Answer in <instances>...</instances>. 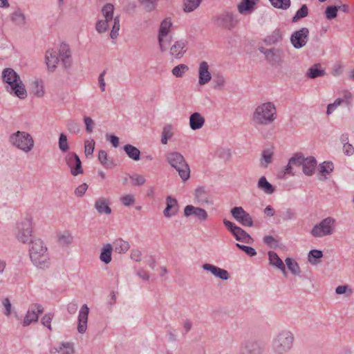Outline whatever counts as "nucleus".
<instances>
[{"label":"nucleus","mask_w":354,"mask_h":354,"mask_svg":"<svg viewBox=\"0 0 354 354\" xmlns=\"http://www.w3.org/2000/svg\"><path fill=\"white\" fill-rule=\"evenodd\" d=\"M113 251L112 245L106 243L102 248L100 259L104 263L108 264L111 261V254Z\"/></svg>","instance_id":"41"},{"label":"nucleus","mask_w":354,"mask_h":354,"mask_svg":"<svg viewBox=\"0 0 354 354\" xmlns=\"http://www.w3.org/2000/svg\"><path fill=\"white\" fill-rule=\"evenodd\" d=\"M269 1L274 8L283 10L289 8L291 4L290 0H269Z\"/></svg>","instance_id":"51"},{"label":"nucleus","mask_w":354,"mask_h":354,"mask_svg":"<svg viewBox=\"0 0 354 354\" xmlns=\"http://www.w3.org/2000/svg\"><path fill=\"white\" fill-rule=\"evenodd\" d=\"M57 241L62 246H68L74 241V236L70 231H64L57 234Z\"/></svg>","instance_id":"32"},{"label":"nucleus","mask_w":354,"mask_h":354,"mask_svg":"<svg viewBox=\"0 0 354 354\" xmlns=\"http://www.w3.org/2000/svg\"><path fill=\"white\" fill-rule=\"evenodd\" d=\"M184 215L187 218L194 216L201 222L206 221L208 217L205 209L192 205H187L185 207Z\"/></svg>","instance_id":"16"},{"label":"nucleus","mask_w":354,"mask_h":354,"mask_svg":"<svg viewBox=\"0 0 354 354\" xmlns=\"http://www.w3.org/2000/svg\"><path fill=\"white\" fill-rule=\"evenodd\" d=\"M58 147L62 153H66L69 149V145L68 142L67 136L65 133H62L59 134L58 140Z\"/></svg>","instance_id":"50"},{"label":"nucleus","mask_w":354,"mask_h":354,"mask_svg":"<svg viewBox=\"0 0 354 354\" xmlns=\"http://www.w3.org/2000/svg\"><path fill=\"white\" fill-rule=\"evenodd\" d=\"M66 165L70 168L73 176H76L83 173L82 162L75 152H68L64 158Z\"/></svg>","instance_id":"13"},{"label":"nucleus","mask_w":354,"mask_h":354,"mask_svg":"<svg viewBox=\"0 0 354 354\" xmlns=\"http://www.w3.org/2000/svg\"><path fill=\"white\" fill-rule=\"evenodd\" d=\"M114 9V6L112 3H108L101 10L102 19L113 23V27L110 32V37L113 39L118 37L120 28V16H113Z\"/></svg>","instance_id":"7"},{"label":"nucleus","mask_w":354,"mask_h":354,"mask_svg":"<svg viewBox=\"0 0 354 354\" xmlns=\"http://www.w3.org/2000/svg\"><path fill=\"white\" fill-rule=\"evenodd\" d=\"M171 37L169 35H167V36L162 37V42L161 43H160V40H158L159 46H160V48L162 52H165L168 49L169 46L171 43Z\"/></svg>","instance_id":"60"},{"label":"nucleus","mask_w":354,"mask_h":354,"mask_svg":"<svg viewBox=\"0 0 354 354\" xmlns=\"http://www.w3.org/2000/svg\"><path fill=\"white\" fill-rule=\"evenodd\" d=\"M202 0H184V10L190 12L195 10L201 4Z\"/></svg>","instance_id":"48"},{"label":"nucleus","mask_w":354,"mask_h":354,"mask_svg":"<svg viewBox=\"0 0 354 354\" xmlns=\"http://www.w3.org/2000/svg\"><path fill=\"white\" fill-rule=\"evenodd\" d=\"M323 257L322 251L319 250H312L308 255V260L312 265H317L319 263V259Z\"/></svg>","instance_id":"45"},{"label":"nucleus","mask_w":354,"mask_h":354,"mask_svg":"<svg viewBox=\"0 0 354 354\" xmlns=\"http://www.w3.org/2000/svg\"><path fill=\"white\" fill-rule=\"evenodd\" d=\"M333 164L330 161H325L319 165V171L321 174H328L333 171Z\"/></svg>","instance_id":"55"},{"label":"nucleus","mask_w":354,"mask_h":354,"mask_svg":"<svg viewBox=\"0 0 354 354\" xmlns=\"http://www.w3.org/2000/svg\"><path fill=\"white\" fill-rule=\"evenodd\" d=\"M95 142L94 140H86L84 142V153L86 157L91 156L95 149Z\"/></svg>","instance_id":"57"},{"label":"nucleus","mask_w":354,"mask_h":354,"mask_svg":"<svg viewBox=\"0 0 354 354\" xmlns=\"http://www.w3.org/2000/svg\"><path fill=\"white\" fill-rule=\"evenodd\" d=\"M158 0H141L140 3L147 12L153 10Z\"/></svg>","instance_id":"62"},{"label":"nucleus","mask_w":354,"mask_h":354,"mask_svg":"<svg viewBox=\"0 0 354 354\" xmlns=\"http://www.w3.org/2000/svg\"><path fill=\"white\" fill-rule=\"evenodd\" d=\"M8 142L12 147L26 153L31 151L35 145L32 136L24 131L12 133L9 136Z\"/></svg>","instance_id":"4"},{"label":"nucleus","mask_w":354,"mask_h":354,"mask_svg":"<svg viewBox=\"0 0 354 354\" xmlns=\"http://www.w3.org/2000/svg\"><path fill=\"white\" fill-rule=\"evenodd\" d=\"M111 26L113 27V23H110L101 19L97 21L95 30L98 33L102 34L106 32Z\"/></svg>","instance_id":"46"},{"label":"nucleus","mask_w":354,"mask_h":354,"mask_svg":"<svg viewBox=\"0 0 354 354\" xmlns=\"http://www.w3.org/2000/svg\"><path fill=\"white\" fill-rule=\"evenodd\" d=\"M205 123V118L198 112L192 113L189 117V126L192 130L201 129Z\"/></svg>","instance_id":"31"},{"label":"nucleus","mask_w":354,"mask_h":354,"mask_svg":"<svg viewBox=\"0 0 354 354\" xmlns=\"http://www.w3.org/2000/svg\"><path fill=\"white\" fill-rule=\"evenodd\" d=\"M167 162L178 173L183 181L187 180L190 177V169L183 156L176 151L169 152L166 156Z\"/></svg>","instance_id":"5"},{"label":"nucleus","mask_w":354,"mask_h":354,"mask_svg":"<svg viewBox=\"0 0 354 354\" xmlns=\"http://www.w3.org/2000/svg\"><path fill=\"white\" fill-rule=\"evenodd\" d=\"M66 127L69 132L74 134L78 133L80 131V125L74 120H68L66 122Z\"/></svg>","instance_id":"59"},{"label":"nucleus","mask_w":354,"mask_h":354,"mask_svg":"<svg viewBox=\"0 0 354 354\" xmlns=\"http://www.w3.org/2000/svg\"><path fill=\"white\" fill-rule=\"evenodd\" d=\"M338 11L337 6H328L326 9L325 14L326 17L328 19H333L337 17V12Z\"/></svg>","instance_id":"61"},{"label":"nucleus","mask_w":354,"mask_h":354,"mask_svg":"<svg viewBox=\"0 0 354 354\" xmlns=\"http://www.w3.org/2000/svg\"><path fill=\"white\" fill-rule=\"evenodd\" d=\"M59 55L62 58L63 65L66 68H68L71 66V53L69 46L66 44L62 43L59 47Z\"/></svg>","instance_id":"24"},{"label":"nucleus","mask_w":354,"mask_h":354,"mask_svg":"<svg viewBox=\"0 0 354 354\" xmlns=\"http://www.w3.org/2000/svg\"><path fill=\"white\" fill-rule=\"evenodd\" d=\"M5 84V88L10 94L21 100L27 97V91L21 79L16 81H9Z\"/></svg>","instance_id":"11"},{"label":"nucleus","mask_w":354,"mask_h":354,"mask_svg":"<svg viewBox=\"0 0 354 354\" xmlns=\"http://www.w3.org/2000/svg\"><path fill=\"white\" fill-rule=\"evenodd\" d=\"M232 217L241 225L245 227H252L253 219L242 207H234L231 211Z\"/></svg>","instance_id":"12"},{"label":"nucleus","mask_w":354,"mask_h":354,"mask_svg":"<svg viewBox=\"0 0 354 354\" xmlns=\"http://www.w3.org/2000/svg\"><path fill=\"white\" fill-rule=\"evenodd\" d=\"M113 250L118 254H124L130 248V244L122 239H115L113 243Z\"/></svg>","instance_id":"34"},{"label":"nucleus","mask_w":354,"mask_h":354,"mask_svg":"<svg viewBox=\"0 0 354 354\" xmlns=\"http://www.w3.org/2000/svg\"><path fill=\"white\" fill-rule=\"evenodd\" d=\"M266 59L272 65H281L282 62L281 50L274 48H270Z\"/></svg>","instance_id":"29"},{"label":"nucleus","mask_w":354,"mask_h":354,"mask_svg":"<svg viewBox=\"0 0 354 354\" xmlns=\"http://www.w3.org/2000/svg\"><path fill=\"white\" fill-rule=\"evenodd\" d=\"M187 41L184 39L176 41L170 48V55L174 58H181L187 50Z\"/></svg>","instance_id":"19"},{"label":"nucleus","mask_w":354,"mask_h":354,"mask_svg":"<svg viewBox=\"0 0 354 354\" xmlns=\"http://www.w3.org/2000/svg\"><path fill=\"white\" fill-rule=\"evenodd\" d=\"M202 267L204 270L211 272L214 277L222 280H227L230 278L229 272L225 269L210 263H205Z\"/></svg>","instance_id":"20"},{"label":"nucleus","mask_w":354,"mask_h":354,"mask_svg":"<svg viewBox=\"0 0 354 354\" xmlns=\"http://www.w3.org/2000/svg\"><path fill=\"white\" fill-rule=\"evenodd\" d=\"M174 136L173 126L171 124H167L163 127L162 131L161 143L167 145L168 140Z\"/></svg>","instance_id":"44"},{"label":"nucleus","mask_w":354,"mask_h":354,"mask_svg":"<svg viewBox=\"0 0 354 354\" xmlns=\"http://www.w3.org/2000/svg\"><path fill=\"white\" fill-rule=\"evenodd\" d=\"M325 75L324 70L321 68L319 64H314L308 68L306 75L310 79H315L319 77H322Z\"/></svg>","instance_id":"43"},{"label":"nucleus","mask_w":354,"mask_h":354,"mask_svg":"<svg viewBox=\"0 0 354 354\" xmlns=\"http://www.w3.org/2000/svg\"><path fill=\"white\" fill-rule=\"evenodd\" d=\"M304 156L301 153H297L291 157L290 160V164H292L293 166L300 167L303 165Z\"/></svg>","instance_id":"56"},{"label":"nucleus","mask_w":354,"mask_h":354,"mask_svg":"<svg viewBox=\"0 0 354 354\" xmlns=\"http://www.w3.org/2000/svg\"><path fill=\"white\" fill-rule=\"evenodd\" d=\"M45 60L48 70L51 72L54 71L59 62L57 52L54 49L47 50L46 52Z\"/></svg>","instance_id":"23"},{"label":"nucleus","mask_w":354,"mask_h":354,"mask_svg":"<svg viewBox=\"0 0 354 354\" xmlns=\"http://www.w3.org/2000/svg\"><path fill=\"white\" fill-rule=\"evenodd\" d=\"M123 149L130 159L134 161H138L140 160V151L135 146L130 144H127L123 147Z\"/></svg>","instance_id":"40"},{"label":"nucleus","mask_w":354,"mask_h":354,"mask_svg":"<svg viewBox=\"0 0 354 354\" xmlns=\"http://www.w3.org/2000/svg\"><path fill=\"white\" fill-rule=\"evenodd\" d=\"M223 223L226 228L232 234L236 241L248 244L253 243L254 240L251 236L233 222L224 218L223 220Z\"/></svg>","instance_id":"9"},{"label":"nucleus","mask_w":354,"mask_h":354,"mask_svg":"<svg viewBox=\"0 0 354 354\" xmlns=\"http://www.w3.org/2000/svg\"><path fill=\"white\" fill-rule=\"evenodd\" d=\"M317 165V160L313 156L305 158L303 161L302 171L304 174L308 176L313 175Z\"/></svg>","instance_id":"26"},{"label":"nucleus","mask_w":354,"mask_h":354,"mask_svg":"<svg viewBox=\"0 0 354 354\" xmlns=\"http://www.w3.org/2000/svg\"><path fill=\"white\" fill-rule=\"evenodd\" d=\"M166 208L163 211V214L166 218H171L176 215L178 212V204L176 198L168 196L166 198Z\"/></svg>","instance_id":"21"},{"label":"nucleus","mask_w":354,"mask_h":354,"mask_svg":"<svg viewBox=\"0 0 354 354\" xmlns=\"http://www.w3.org/2000/svg\"><path fill=\"white\" fill-rule=\"evenodd\" d=\"M277 109L273 102H263L255 108L252 121L255 126H268L277 119Z\"/></svg>","instance_id":"2"},{"label":"nucleus","mask_w":354,"mask_h":354,"mask_svg":"<svg viewBox=\"0 0 354 354\" xmlns=\"http://www.w3.org/2000/svg\"><path fill=\"white\" fill-rule=\"evenodd\" d=\"M294 335L288 330L280 331L274 337L272 348L274 354H288L293 347Z\"/></svg>","instance_id":"3"},{"label":"nucleus","mask_w":354,"mask_h":354,"mask_svg":"<svg viewBox=\"0 0 354 354\" xmlns=\"http://www.w3.org/2000/svg\"><path fill=\"white\" fill-rule=\"evenodd\" d=\"M98 160L106 169H112L116 165L112 159L108 158V153L105 150L102 149L99 151Z\"/></svg>","instance_id":"39"},{"label":"nucleus","mask_w":354,"mask_h":354,"mask_svg":"<svg viewBox=\"0 0 354 354\" xmlns=\"http://www.w3.org/2000/svg\"><path fill=\"white\" fill-rule=\"evenodd\" d=\"M109 199L104 197H100L95 201V207L97 212L100 214H110L111 213V209L109 206Z\"/></svg>","instance_id":"30"},{"label":"nucleus","mask_w":354,"mask_h":354,"mask_svg":"<svg viewBox=\"0 0 354 354\" xmlns=\"http://www.w3.org/2000/svg\"><path fill=\"white\" fill-rule=\"evenodd\" d=\"M32 219L29 217L17 224L15 235L17 240L23 243H28L32 241Z\"/></svg>","instance_id":"8"},{"label":"nucleus","mask_w":354,"mask_h":354,"mask_svg":"<svg viewBox=\"0 0 354 354\" xmlns=\"http://www.w3.org/2000/svg\"><path fill=\"white\" fill-rule=\"evenodd\" d=\"M216 24L223 28L232 30L234 28L238 23V17L231 12H225L220 14L216 18Z\"/></svg>","instance_id":"10"},{"label":"nucleus","mask_w":354,"mask_h":354,"mask_svg":"<svg viewBox=\"0 0 354 354\" xmlns=\"http://www.w3.org/2000/svg\"><path fill=\"white\" fill-rule=\"evenodd\" d=\"M32 93L37 97H41L44 95V86L41 82L35 81L33 82Z\"/></svg>","instance_id":"54"},{"label":"nucleus","mask_w":354,"mask_h":354,"mask_svg":"<svg viewBox=\"0 0 354 354\" xmlns=\"http://www.w3.org/2000/svg\"><path fill=\"white\" fill-rule=\"evenodd\" d=\"M1 77L4 84L9 81L21 80L19 75L11 68H4L2 71Z\"/></svg>","instance_id":"37"},{"label":"nucleus","mask_w":354,"mask_h":354,"mask_svg":"<svg viewBox=\"0 0 354 354\" xmlns=\"http://www.w3.org/2000/svg\"><path fill=\"white\" fill-rule=\"evenodd\" d=\"M62 354H74V349L72 344L69 343L62 344L59 348Z\"/></svg>","instance_id":"64"},{"label":"nucleus","mask_w":354,"mask_h":354,"mask_svg":"<svg viewBox=\"0 0 354 354\" xmlns=\"http://www.w3.org/2000/svg\"><path fill=\"white\" fill-rule=\"evenodd\" d=\"M195 198L201 205L213 204L211 196L203 187H198L195 190Z\"/></svg>","instance_id":"27"},{"label":"nucleus","mask_w":354,"mask_h":354,"mask_svg":"<svg viewBox=\"0 0 354 354\" xmlns=\"http://www.w3.org/2000/svg\"><path fill=\"white\" fill-rule=\"evenodd\" d=\"M44 311L43 307L38 304L30 305L27 313L24 319L22 324L24 326H28L30 324L37 322L39 315Z\"/></svg>","instance_id":"15"},{"label":"nucleus","mask_w":354,"mask_h":354,"mask_svg":"<svg viewBox=\"0 0 354 354\" xmlns=\"http://www.w3.org/2000/svg\"><path fill=\"white\" fill-rule=\"evenodd\" d=\"M236 246L245 252L250 257H254L257 254L256 250L250 246L241 245L240 243H236Z\"/></svg>","instance_id":"63"},{"label":"nucleus","mask_w":354,"mask_h":354,"mask_svg":"<svg viewBox=\"0 0 354 354\" xmlns=\"http://www.w3.org/2000/svg\"><path fill=\"white\" fill-rule=\"evenodd\" d=\"M198 84L203 86L209 83L212 80V75L209 72V66L207 62L203 61L198 66Z\"/></svg>","instance_id":"18"},{"label":"nucleus","mask_w":354,"mask_h":354,"mask_svg":"<svg viewBox=\"0 0 354 354\" xmlns=\"http://www.w3.org/2000/svg\"><path fill=\"white\" fill-rule=\"evenodd\" d=\"M308 14V9L306 4L301 6V7L297 11L295 16L292 17V22H296L298 20L306 17Z\"/></svg>","instance_id":"53"},{"label":"nucleus","mask_w":354,"mask_h":354,"mask_svg":"<svg viewBox=\"0 0 354 354\" xmlns=\"http://www.w3.org/2000/svg\"><path fill=\"white\" fill-rule=\"evenodd\" d=\"M129 178L131 180L132 185L134 186L142 185L146 182L145 177L142 175H139V174L130 175Z\"/></svg>","instance_id":"58"},{"label":"nucleus","mask_w":354,"mask_h":354,"mask_svg":"<svg viewBox=\"0 0 354 354\" xmlns=\"http://www.w3.org/2000/svg\"><path fill=\"white\" fill-rule=\"evenodd\" d=\"M88 314L89 308L86 304H84L79 311L77 319V331L81 334L84 333L87 329Z\"/></svg>","instance_id":"17"},{"label":"nucleus","mask_w":354,"mask_h":354,"mask_svg":"<svg viewBox=\"0 0 354 354\" xmlns=\"http://www.w3.org/2000/svg\"><path fill=\"white\" fill-rule=\"evenodd\" d=\"M171 25V20L169 19H165L161 22L158 36V39L160 40V43L162 42V37L169 35Z\"/></svg>","instance_id":"42"},{"label":"nucleus","mask_w":354,"mask_h":354,"mask_svg":"<svg viewBox=\"0 0 354 354\" xmlns=\"http://www.w3.org/2000/svg\"><path fill=\"white\" fill-rule=\"evenodd\" d=\"M273 153L269 149L264 150L262 152L261 165L263 167H267L272 160Z\"/></svg>","instance_id":"52"},{"label":"nucleus","mask_w":354,"mask_h":354,"mask_svg":"<svg viewBox=\"0 0 354 354\" xmlns=\"http://www.w3.org/2000/svg\"><path fill=\"white\" fill-rule=\"evenodd\" d=\"M188 71L189 67L187 65L180 64L174 67V68L171 71V73L174 76L176 77H182Z\"/></svg>","instance_id":"47"},{"label":"nucleus","mask_w":354,"mask_h":354,"mask_svg":"<svg viewBox=\"0 0 354 354\" xmlns=\"http://www.w3.org/2000/svg\"><path fill=\"white\" fill-rule=\"evenodd\" d=\"M336 223L335 218L328 216L315 225L310 233L313 237L317 239L331 236L335 232Z\"/></svg>","instance_id":"6"},{"label":"nucleus","mask_w":354,"mask_h":354,"mask_svg":"<svg viewBox=\"0 0 354 354\" xmlns=\"http://www.w3.org/2000/svg\"><path fill=\"white\" fill-rule=\"evenodd\" d=\"M257 187L266 194H272L275 192V187L267 180L265 176H261L259 179Z\"/></svg>","instance_id":"36"},{"label":"nucleus","mask_w":354,"mask_h":354,"mask_svg":"<svg viewBox=\"0 0 354 354\" xmlns=\"http://www.w3.org/2000/svg\"><path fill=\"white\" fill-rule=\"evenodd\" d=\"M282 40V32L280 29L277 28L274 30L270 35H268L263 41L266 45H274Z\"/></svg>","instance_id":"35"},{"label":"nucleus","mask_w":354,"mask_h":354,"mask_svg":"<svg viewBox=\"0 0 354 354\" xmlns=\"http://www.w3.org/2000/svg\"><path fill=\"white\" fill-rule=\"evenodd\" d=\"M259 0H241L237 6L238 11L241 15L252 13Z\"/></svg>","instance_id":"25"},{"label":"nucleus","mask_w":354,"mask_h":354,"mask_svg":"<svg viewBox=\"0 0 354 354\" xmlns=\"http://www.w3.org/2000/svg\"><path fill=\"white\" fill-rule=\"evenodd\" d=\"M243 354H261L262 348L259 344L255 341L247 340L241 344Z\"/></svg>","instance_id":"22"},{"label":"nucleus","mask_w":354,"mask_h":354,"mask_svg":"<svg viewBox=\"0 0 354 354\" xmlns=\"http://www.w3.org/2000/svg\"><path fill=\"white\" fill-rule=\"evenodd\" d=\"M308 36L309 30L307 28H302L291 35L290 42L295 48H301L307 44Z\"/></svg>","instance_id":"14"},{"label":"nucleus","mask_w":354,"mask_h":354,"mask_svg":"<svg viewBox=\"0 0 354 354\" xmlns=\"http://www.w3.org/2000/svg\"><path fill=\"white\" fill-rule=\"evenodd\" d=\"M29 255L33 265L37 268L46 270L50 266V259L46 246L40 239L30 241Z\"/></svg>","instance_id":"1"},{"label":"nucleus","mask_w":354,"mask_h":354,"mask_svg":"<svg viewBox=\"0 0 354 354\" xmlns=\"http://www.w3.org/2000/svg\"><path fill=\"white\" fill-rule=\"evenodd\" d=\"M11 21L17 26L23 27L26 25V19L25 15L20 9L15 10L10 15Z\"/></svg>","instance_id":"38"},{"label":"nucleus","mask_w":354,"mask_h":354,"mask_svg":"<svg viewBox=\"0 0 354 354\" xmlns=\"http://www.w3.org/2000/svg\"><path fill=\"white\" fill-rule=\"evenodd\" d=\"M285 262L288 270L294 275H298L300 273V268L298 263L291 258H286Z\"/></svg>","instance_id":"49"},{"label":"nucleus","mask_w":354,"mask_h":354,"mask_svg":"<svg viewBox=\"0 0 354 354\" xmlns=\"http://www.w3.org/2000/svg\"><path fill=\"white\" fill-rule=\"evenodd\" d=\"M268 259L270 264L277 268L281 270L283 274H286V267L283 261L279 258L278 254L272 251L268 252Z\"/></svg>","instance_id":"33"},{"label":"nucleus","mask_w":354,"mask_h":354,"mask_svg":"<svg viewBox=\"0 0 354 354\" xmlns=\"http://www.w3.org/2000/svg\"><path fill=\"white\" fill-rule=\"evenodd\" d=\"M353 98L352 93L347 90H344L342 92L341 96L335 100V102L337 106L345 105L350 109L353 106Z\"/></svg>","instance_id":"28"}]
</instances>
